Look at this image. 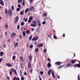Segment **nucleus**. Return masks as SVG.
Segmentation results:
<instances>
[{"mask_svg": "<svg viewBox=\"0 0 80 80\" xmlns=\"http://www.w3.org/2000/svg\"><path fill=\"white\" fill-rule=\"evenodd\" d=\"M8 14L10 17L12 16V10H11V9H9L8 11Z\"/></svg>", "mask_w": 80, "mask_h": 80, "instance_id": "nucleus-1", "label": "nucleus"}, {"mask_svg": "<svg viewBox=\"0 0 80 80\" xmlns=\"http://www.w3.org/2000/svg\"><path fill=\"white\" fill-rule=\"evenodd\" d=\"M19 19V18L18 16H16V18H15V20H14V23L16 24L17 22L18 21V19Z\"/></svg>", "mask_w": 80, "mask_h": 80, "instance_id": "nucleus-2", "label": "nucleus"}, {"mask_svg": "<svg viewBox=\"0 0 80 80\" xmlns=\"http://www.w3.org/2000/svg\"><path fill=\"white\" fill-rule=\"evenodd\" d=\"M73 67L75 68L76 67L80 68V61L79 62V64H76L75 65H73Z\"/></svg>", "mask_w": 80, "mask_h": 80, "instance_id": "nucleus-3", "label": "nucleus"}, {"mask_svg": "<svg viewBox=\"0 0 80 80\" xmlns=\"http://www.w3.org/2000/svg\"><path fill=\"white\" fill-rule=\"evenodd\" d=\"M28 59L30 61H32V56L31 54H30L29 55L28 57Z\"/></svg>", "mask_w": 80, "mask_h": 80, "instance_id": "nucleus-4", "label": "nucleus"}, {"mask_svg": "<svg viewBox=\"0 0 80 80\" xmlns=\"http://www.w3.org/2000/svg\"><path fill=\"white\" fill-rule=\"evenodd\" d=\"M43 43H41V44H38L37 47L38 48H40L41 47H43Z\"/></svg>", "mask_w": 80, "mask_h": 80, "instance_id": "nucleus-5", "label": "nucleus"}, {"mask_svg": "<svg viewBox=\"0 0 80 80\" xmlns=\"http://www.w3.org/2000/svg\"><path fill=\"white\" fill-rule=\"evenodd\" d=\"M61 64V62L59 61H57L55 62V64L57 65H59L60 66Z\"/></svg>", "mask_w": 80, "mask_h": 80, "instance_id": "nucleus-6", "label": "nucleus"}, {"mask_svg": "<svg viewBox=\"0 0 80 80\" xmlns=\"http://www.w3.org/2000/svg\"><path fill=\"white\" fill-rule=\"evenodd\" d=\"M4 27L6 29L8 28L9 26L8 23H6L5 24H4Z\"/></svg>", "mask_w": 80, "mask_h": 80, "instance_id": "nucleus-7", "label": "nucleus"}, {"mask_svg": "<svg viewBox=\"0 0 80 80\" xmlns=\"http://www.w3.org/2000/svg\"><path fill=\"white\" fill-rule=\"evenodd\" d=\"M11 70L15 73V74H17V72L16 70H15L14 69H13V68H11Z\"/></svg>", "mask_w": 80, "mask_h": 80, "instance_id": "nucleus-8", "label": "nucleus"}, {"mask_svg": "<svg viewBox=\"0 0 80 80\" xmlns=\"http://www.w3.org/2000/svg\"><path fill=\"white\" fill-rule=\"evenodd\" d=\"M28 68H31L32 67V65L30 62H29L28 63Z\"/></svg>", "mask_w": 80, "mask_h": 80, "instance_id": "nucleus-9", "label": "nucleus"}, {"mask_svg": "<svg viewBox=\"0 0 80 80\" xmlns=\"http://www.w3.org/2000/svg\"><path fill=\"white\" fill-rule=\"evenodd\" d=\"M15 35H16V34L15 32H12V34L11 35V37L12 38H14V36H15Z\"/></svg>", "mask_w": 80, "mask_h": 80, "instance_id": "nucleus-10", "label": "nucleus"}, {"mask_svg": "<svg viewBox=\"0 0 80 80\" xmlns=\"http://www.w3.org/2000/svg\"><path fill=\"white\" fill-rule=\"evenodd\" d=\"M38 39V37H36V38H32V41H37Z\"/></svg>", "mask_w": 80, "mask_h": 80, "instance_id": "nucleus-11", "label": "nucleus"}, {"mask_svg": "<svg viewBox=\"0 0 80 80\" xmlns=\"http://www.w3.org/2000/svg\"><path fill=\"white\" fill-rule=\"evenodd\" d=\"M0 4L2 5V6H4V3L2 0H0Z\"/></svg>", "mask_w": 80, "mask_h": 80, "instance_id": "nucleus-12", "label": "nucleus"}, {"mask_svg": "<svg viewBox=\"0 0 80 80\" xmlns=\"http://www.w3.org/2000/svg\"><path fill=\"white\" fill-rule=\"evenodd\" d=\"M37 24L38 26H39V27H40V26H41V23L40 21H38Z\"/></svg>", "mask_w": 80, "mask_h": 80, "instance_id": "nucleus-13", "label": "nucleus"}, {"mask_svg": "<svg viewBox=\"0 0 80 80\" xmlns=\"http://www.w3.org/2000/svg\"><path fill=\"white\" fill-rule=\"evenodd\" d=\"M33 22L34 23V24L35 25V27H36L37 25L36 24L37 22L35 20H33Z\"/></svg>", "mask_w": 80, "mask_h": 80, "instance_id": "nucleus-14", "label": "nucleus"}, {"mask_svg": "<svg viewBox=\"0 0 80 80\" xmlns=\"http://www.w3.org/2000/svg\"><path fill=\"white\" fill-rule=\"evenodd\" d=\"M51 74H52V77H53V78H54V79L55 78V76L54 72L53 71H52L51 72Z\"/></svg>", "mask_w": 80, "mask_h": 80, "instance_id": "nucleus-15", "label": "nucleus"}, {"mask_svg": "<svg viewBox=\"0 0 80 80\" xmlns=\"http://www.w3.org/2000/svg\"><path fill=\"white\" fill-rule=\"evenodd\" d=\"M76 62V60L75 59H72V60H71V62L72 64H74L75 62Z\"/></svg>", "mask_w": 80, "mask_h": 80, "instance_id": "nucleus-16", "label": "nucleus"}, {"mask_svg": "<svg viewBox=\"0 0 80 80\" xmlns=\"http://www.w3.org/2000/svg\"><path fill=\"white\" fill-rule=\"evenodd\" d=\"M6 65L8 67H12V64H10V63H7L6 64Z\"/></svg>", "mask_w": 80, "mask_h": 80, "instance_id": "nucleus-17", "label": "nucleus"}, {"mask_svg": "<svg viewBox=\"0 0 80 80\" xmlns=\"http://www.w3.org/2000/svg\"><path fill=\"white\" fill-rule=\"evenodd\" d=\"M20 59L22 62H24L23 58L22 56H21V57H20Z\"/></svg>", "mask_w": 80, "mask_h": 80, "instance_id": "nucleus-18", "label": "nucleus"}, {"mask_svg": "<svg viewBox=\"0 0 80 80\" xmlns=\"http://www.w3.org/2000/svg\"><path fill=\"white\" fill-rule=\"evenodd\" d=\"M71 65H72L71 63H69L67 64V65H66V67H70Z\"/></svg>", "mask_w": 80, "mask_h": 80, "instance_id": "nucleus-19", "label": "nucleus"}, {"mask_svg": "<svg viewBox=\"0 0 80 80\" xmlns=\"http://www.w3.org/2000/svg\"><path fill=\"white\" fill-rule=\"evenodd\" d=\"M29 11V8H27V9H25V13H26L27 12H28V11Z\"/></svg>", "mask_w": 80, "mask_h": 80, "instance_id": "nucleus-20", "label": "nucleus"}, {"mask_svg": "<svg viewBox=\"0 0 80 80\" xmlns=\"http://www.w3.org/2000/svg\"><path fill=\"white\" fill-rule=\"evenodd\" d=\"M51 64L50 63H48L47 66L48 68H50L51 66Z\"/></svg>", "mask_w": 80, "mask_h": 80, "instance_id": "nucleus-21", "label": "nucleus"}, {"mask_svg": "<svg viewBox=\"0 0 80 80\" xmlns=\"http://www.w3.org/2000/svg\"><path fill=\"white\" fill-rule=\"evenodd\" d=\"M32 9H34V10L35 9V7H33L32 6V7H31V8H30V11H32Z\"/></svg>", "mask_w": 80, "mask_h": 80, "instance_id": "nucleus-22", "label": "nucleus"}, {"mask_svg": "<svg viewBox=\"0 0 80 80\" xmlns=\"http://www.w3.org/2000/svg\"><path fill=\"white\" fill-rule=\"evenodd\" d=\"M5 13L7 15H8V11L7 9H5Z\"/></svg>", "mask_w": 80, "mask_h": 80, "instance_id": "nucleus-23", "label": "nucleus"}, {"mask_svg": "<svg viewBox=\"0 0 80 80\" xmlns=\"http://www.w3.org/2000/svg\"><path fill=\"white\" fill-rule=\"evenodd\" d=\"M18 46V42H17L15 44H14V47L15 48L17 46Z\"/></svg>", "mask_w": 80, "mask_h": 80, "instance_id": "nucleus-24", "label": "nucleus"}, {"mask_svg": "<svg viewBox=\"0 0 80 80\" xmlns=\"http://www.w3.org/2000/svg\"><path fill=\"white\" fill-rule=\"evenodd\" d=\"M24 14V12L23 11H22L20 13V15H23V14Z\"/></svg>", "mask_w": 80, "mask_h": 80, "instance_id": "nucleus-25", "label": "nucleus"}, {"mask_svg": "<svg viewBox=\"0 0 80 80\" xmlns=\"http://www.w3.org/2000/svg\"><path fill=\"white\" fill-rule=\"evenodd\" d=\"M51 71H52L51 69H50V70L49 71L48 73V75H50Z\"/></svg>", "mask_w": 80, "mask_h": 80, "instance_id": "nucleus-26", "label": "nucleus"}, {"mask_svg": "<svg viewBox=\"0 0 80 80\" xmlns=\"http://www.w3.org/2000/svg\"><path fill=\"white\" fill-rule=\"evenodd\" d=\"M4 54V52H0V56H2Z\"/></svg>", "mask_w": 80, "mask_h": 80, "instance_id": "nucleus-27", "label": "nucleus"}, {"mask_svg": "<svg viewBox=\"0 0 80 80\" xmlns=\"http://www.w3.org/2000/svg\"><path fill=\"white\" fill-rule=\"evenodd\" d=\"M23 20L24 21H25V22H27L28 21V18H24L23 19Z\"/></svg>", "mask_w": 80, "mask_h": 80, "instance_id": "nucleus-28", "label": "nucleus"}, {"mask_svg": "<svg viewBox=\"0 0 80 80\" xmlns=\"http://www.w3.org/2000/svg\"><path fill=\"white\" fill-rule=\"evenodd\" d=\"M30 31L29 30H27V31H26V33H27V34H29V33H30Z\"/></svg>", "mask_w": 80, "mask_h": 80, "instance_id": "nucleus-29", "label": "nucleus"}, {"mask_svg": "<svg viewBox=\"0 0 80 80\" xmlns=\"http://www.w3.org/2000/svg\"><path fill=\"white\" fill-rule=\"evenodd\" d=\"M23 34V36H26V33L25 32H22Z\"/></svg>", "mask_w": 80, "mask_h": 80, "instance_id": "nucleus-30", "label": "nucleus"}, {"mask_svg": "<svg viewBox=\"0 0 80 80\" xmlns=\"http://www.w3.org/2000/svg\"><path fill=\"white\" fill-rule=\"evenodd\" d=\"M24 24H25V23L24 22H21V26H24Z\"/></svg>", "mask_w": 80, "mask_h": 80, "instance_id": "nucleus-31", "label": "nucleus"}, {"mask_svg": "<svg viewBox=\"0 0 80 80\" xmlns=\"http://www.w3.org/2000/svg\"><path fill=\"white\" fill-rule=\"evenodd\" d=\"M47 50L46 49H44L43 50V52H44V53H46L47 52Z\"/></svg>", "mask_w": 80, "mask_h": 80, "instance_id": "nucleus-32", "label": "nucleus"}, {"mask_svg": "<svg viewBox=\"0 0 80 80\" xmlns=\"http://www.w3.org/2000/svg\"><path fill=\"white\" fill-rule=\"evenodd\" d=\"M33 46L32 45V44H31V46H30L29 48L30 49H31L32 48H33Z\"/></svg>", "mask_w": 80, "mask_h": 80, "instance_id": "nucleus-33", "label": "nucleus"}, {"mask_svg": "<svg viewBox=\"0 0 80 80\" xmlns=\"http://www.w3.org/2000/svg\"><path fill=\"white\" fill-rule=\"evenodd\" d=\"M11 9L12 11H14V6H12V7H11Z\"/></svg>", "mask_w": 80, "mask_h": 80, "instance_id": "nucleus-34", "label": "nucleus"}, {"mask_svg": "<svg viewBox=\"0 0 80 80\" xmlns=\"http://www.w3.org/2000/svg\"><path fill=\"white\" fill-rule=\"evenodd\" d=\"M63 65L60 66H59V67H58V69H60L62 67H63Z\"/></svg>", "mask_w": 80, "mask_h": 80, "instance_id": "nucleus-35", "label": "nucleus"}, {"mask_svg": "<svg viewBox=\"0 0 80 80\" xmlns=\"http://www.w3.org/2000/svg\"><path fill=\"white\" fill-rule=\"evenodd\" d=\"M22 4L23 5V6H24L25 4V1L24 0L23 1V2H22Z\"/></svg>", "mask_w": 80, "mask_h": 80, "instance_id": "nucleus-36", "label": "nucleus"}, {"mask_svg": "<svg viewBox=\"0 0 80 80\" xmlns=\"http://www.w3.org/2000/svg\"><path fill=\"white\" fill-rule=\"evenodd\" d=\"M32 71H33V69H30V72L31 74L32 73Z\"/></svg>", "mask_w": 80, "mask_h": 80, "instance_id": "nucleus-37", "label": "nucleus"}, {"mask_svg": "<svg viewBox=\"0 0 80 80\" xmlns=\"http://www.w3.org/2000/svg\"><path fill=\"white\" fill-rule=\"evenodd\" d=\"M31 26H33V27H35V25L34 24H30Z\"/></svg>", "mask_w": 80, "mask_h": 80, "instance_id": "nucleus-38", "label": "nucleus"}, {"mask_svg": "<svg viewBox=\"0 0 80 80\" xmlns=\"http://www.w3.org/2000/svg\"><path fill=\"white\" fill-rule=\"evenodd\" d=\"M22 2V0H18V3H21Z\"/></svg>", "mask_w": 80, "mask_h": 80, "instance_id": "nucleus-39", "label": "nucleus"}, {"mask_svg": "<svg viewBox=\"0 0 80 80\" xmlns=\"http://www.w3.org/2000/svg\"><path fill=\"white\" fill-rule=\"evenodd\" d=\"M30 21H31V22L32 20L33 19V17H32V16H30Z\"/></svg>", "mask_w": 80, "mask_h": 80, "instance_id": "nucleus-40", "label": "nucleus"}, {"mask_svg": "<svg viewBox=\"0 0 80 80\" xmlns=\"http://www.w3.org/2000/svg\"><path fill=\"white\" fill-rule=\"evenodd\" d=\"M3 46L4 48H6V45L5 44H3Z\"/></svg>", "mask_w": 80, "mask_h": 80, "instance_id": "nucleus-41", "label": "nucleus"}, {"mask_svg": "<svg viewBox=\"0 0 80 80\" xmlns=\"http://www.w3.org/2000/svg\"><path fill=\"white\" fill-rule=\"evenodd\" d=\"M12 70L11 69V70H10V75H12Z\"/></svg>", "mask_w": 80, "mask_h": 80, "instance_id": "nucleus-42", "label": "nucleus"}, {"mask_svg": "<svg viewBox=\"0 0 80 80\" xmlns=\"http://www.w3.org/2000/svg\"><path fill=\"white\" fill-rule=\"evenodd\" d=\"M20 10V8H18L16 9L17 11H19Z\"/></svg>", "mask_w": 80, "mask_h": 80, "instance_id": "nucleus-43", "label": "nucleus"}, {"mask_svg": "<svg viewBox=\"0 0 80 80\" xmlns=\"http://www.w3.org/2000/svg\"><path fill=\"white\" fill-rule=\"evenodd\" d=\"M53 38L54 39H57V37H56V36L55 34H54V35H53Z\"/></svg>", "mask_w": 80, "mask_h": 80, "instance_id": "nucleus-44", "label": "nucleus"}, {"mask_svg": "<svg viewBox=\"0 0 80 80\" xmlns=\"http://www.w3.org/2000/svg\"><path fill=\"white\" fill-rule=\"evenodd\" d=\"M38 48H36V49H35V52H38Z\"/></svg>", "mask_w": 80, "mask_h": 80, "instance_id": "nucleus-45", "label": "nucleus"}, {"mask_svg": "<svg viewBox=\"0 0 80 80\" xmlns=\"http://www.w3.org/2000/svg\"><path fill=\"white\" fill-rule=\"evenodd\" d=\"M32 36H30L29 38V39L30 41H31V40L32 38Z\"/></svg>", "mask_w": 80, "mask_h": 80, "instance_id": "nucleus-46", "label": "nucleus"}, {"mask_svg": "<svg viewBox=\"0 0 80 80\" xmlns=\"http://www.w3.org/2000/svg\"><path fill=\"white\" fill-rule=\"evenodd\" d=\"M15 59H16L15 56H13L12 57V59L14 60Z\"/></svg>", "mask_w": 80, "mask_h": 80, "instance_id": "nucleus-47", "label": "nucleus"}, {"mask_svg": "<svg viewBox=\"0 0 80 80\" xmlns=\"http://www.w3.org/2000/svg\"><path fill=\"white\" fill-rule=\"evenodd\" d=\"M19 73H20V75H22V71L20 70V71Z\"/></svg>", "mask_w": 80, "mask_h": 80, "instance_id": "nucleus-48", "label": "nucleus"}, {"mask_svg": "<svg viewBox=\"0 0 80 80\" xmlns=\"http://www.w3.org/2000/svg\"><path fill=\"white\" fill-rule=\"evenodd\" d=\"M18 7L19 8H21V5L20 4H18Z\"/></svg>", "mask_w": 80, "mask_h": 80, "instance_id": "nucleus-49", "label": "nucleus"}, {"mask_svg": "<svg viewBox=\"0 0 80 80\" xmlns=\"http://www.w3.org/2000/svg\"><path fill=\"white\" fill-rule=\"evenodd\" d=\"M20 64L21 65V68H23V63H20Z\"/></svg>", "mask_w": 80, "mask_h": 80, "instance_id": "nucleus-50", "label": "nucleus"}, {"mask_svg": "<svg viewBox=\"0 0 80 80\" xmlns=\"http://www.w3.org/2000/svg\"><path fill=\"white\" fill-rule=\"evenodd\" d=\"M28 22H31L30 17H29V19L28 21Z\"/></svg>", "mask_w": 80, "mask_h": 80, "instance_id": "nucleus-51", "label": "nucleus"}, {"mask_svg": "<svg viewBox=\"0 0 80 80\" xmlns=\"http://www.w3.org/2000/svg\"><path fill=\"white\" fill-rule=\"evenodd\" d=\"M43 16H47V14L46 12H45V13L43 14Z\"/></svg>", "mask_w": 80, "mask_h": 80, "instance_id": "nucleus-52", "label": "nucleus"}, {"mask_svg": "<svg viewBox=\"0 0 80 80\" xmlns=\"http://www.w3.org/2000/svg\"><path fill=\"white\" fill-rule=\"evenodd\" d=\"M2 61V58H0V63Z\"/></svg>", "mask_w": 80, "mask_h": 80, "instance_id": "nucleus-53", "label": "nucleus"}, {"mask_svg": "<svg viewBox=\"0 0 80 80\" xmlns=\"http://www.w3.org/2000/svg\"><path fill=\"white\" fill-rule=\"evenodd\" d=\"M21 80H24V78L23 77H21Z\"/></svg>", "mask_w": 80, "mask_h": 80, "instance_id": "nucleus-54", "label": "nucleus"}, {"mask_svg": "<svg viewBox=\"0 0 80 80\" xmlns=\"http://www.w3.org/2000/svg\"><path fill=\"white\" fill-rule=\"evenodd\" d=\"M78 79L77 80H80V77H79V75H78Z\"/></svg>", "mask_w": 80, "mask_h": 80, "instance_id": "nucleus-55", "label": "nucleus"}, {"mask_svg": "<svg viewBox=\"0 0 80 80\" xmlns=\"http://www.w3.org/2000/svg\"><path fill=\"white\" fill-rule=\"evenodd\" d=\"M44 72H43V71H40V73L41 74H43Z\"/></svg>", "mask_w": 80, "mask_h": 80, "instance_id": "nucleus-56", "label": "nucleus"}, {"mask_svg": "<svg viewBox=\"0 0 80 80\" xmlns=\"http://www.w3.org/2000/svg\"><path fill=\"white\" fill-rule=\"evenodd\" d=\"M45 23H46V21H43L42 22V24H45Z\"/></svg>", "mask_w": 80, "mask_h": 80, "instance_id": "nucleus-57", "label": "nucleus"}, {"mask_svg": "<svg viewBox=\"0 0 80 80\" xmlns=\"http://www.w3.org/2000/svg\"><path fill=\"white\" fill-rule=\"evenodd\" d=\"M17 28H18V29H19L20 28H19V25H18Z\"/></svg>", "mask_w": 80, "mask_h": 80, "instance_id": "nucleus-58", "label": "nucleus"}, {"mask_svg": "<svg viewBox=\"0 0 80 80\" xmlns=\"http://www.w3.org/2000/svg\"><path fill=\"white\" fill-rule=\"evenodd\" d=\"M13 80H16V76H15L14 77V78H13Z\"/></svg>", "mask_w": 80, "mask_h": 80, "instance_id": "nucleus-59", "label": "nucleus"}, {"mask_svg": "<svg viewBox=\"0 0 80 80\" xmlns=\"http://www.w3.org/2000/svg\"><path fill=\"white\" fill-rule=\"evenodd\" d=\"M16 80H20L19 78H16Z\"/></svg>", "mask_w": 80, "mask_h": 80, "instance_id": "nucleus-60", "label": "nucleus"}, {"mask_svg": "<svg viewBox=\"0 0 80 80\" xmlns=\"http://www.w3.org/2000/svg\"><path fill=\"white\" fill-rule=\"evenodd\" d=\"M62 36L64 37H65V34L64 33L62 35Z\"/></svg>", "mask_w": 80, "mask_h": 80, "instance_id": "nucleus-61", "label": "nucleus"}, {"mask_svg": "<svg viewBox=\"0 0 80 80\" xmlns=\"http://www.w3.org/2000/svg\"><path fill=\"white\" fill-rule=\"evenodd\" d=\"M9 78H9V76H7V79H8V80H9Z\"/></svg>", "mask_w": 80, "mask_h": 80, "instance_id": "nucleus-62", "label": "nucleus"}, {"mask_svg": "<svg viewBox=\"0 0 80 80\" xmlns=\"http://www.w3.org/2000/svg\"><path fill=\"white\" fill-rule=\"evenodd\" d=\"M33 0H30V3H31L33 2Z\"/></svg>", "mask_w": 80, "mask_h": 80, "instance_id": "nucleus-63", "label": "nucleus"}, {"mask_svg": "<svg viewBox=\"0 0 80 80\" xmlns=\"http://www.w3.org/2000/svg\"><path fill=\"white\" fill-rule=\"evenodd\" d=\"M28 46H29L28 44H27L26 45L27 47V48H28Z\"/></svg>", "mask_w": 80, "mask_h": 80, "instance_id": "nucleus-64", "label": "nucleus"}]
</instances>
